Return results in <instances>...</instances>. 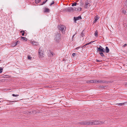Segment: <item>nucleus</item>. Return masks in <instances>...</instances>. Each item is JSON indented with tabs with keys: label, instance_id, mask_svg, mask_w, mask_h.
I'll use <instances>...</instances> for the list:
<instances>
[{
	"label": "nucleus",
	"instance_id": "1",
	"mask_svg": "<svg viewBox=\"0 0 127 127\" xmlns=\"http://www.w3.org/2000/svg\"><path fill=\"white\" fill-rule=\"evenodd\" d=\"M104 123V122L99 121H89L87 124L88 125L102 124Z\"/></svg>",
	"mask_w": 127,
	"mask_h": 127
},
{
	"label": "nucleus",
	"instance_id": "2",
	"mask_svg": "<svg viewBox=\"0 0 127 127\" xmlns=\"http://www.w3.org/2000/svg\"><path fill=\"white\" fill-rule=\"evenodd\" d=\"M58 28L59 30L61 31L63 33H64L66 29L65 26L63 25H60L58 26Z\"/></svg>",
	"mask_w": 127,
	"mask_h": 127
},
{
	"label": "nucleus",
	"instance_id": "3",
	"mask_svg": "<svg viewBox=\"0 0 127 127\" xmlns=\"http://www.w3.org/2000/svg\"><path fill=\"white\" fill-rule=\"evenodd\" d=\"M61 34L59 32H58L55 33V39L56 41H58L61 39Z\"/></svg>",
	"mask_w": 127,
	"mask_h": 127
},
{
	"label": "nucleus",
	"instance_id": "4",
	"mask_svg": "<svg viewBox=\"0 0 127 127\" xmlns=\"http://www.w3.org/2000/svg\"><path fill=\"white\" fill-rule=\"evenodd\" d=\"M38 53H39V57H40L41 58L42 57L44 56V55L43 53V51L41 49V48L40 47L39 48Z\"/></svg>",
	"mask_w": 127,
	"mask_h": 127
},
{
	"label": "nucleus",
	"instance_id": "5",
	"mask_svg": "<svg viewBox=\"0 0 127 127\" xmlns=\"http://www.w3.org/2000/svg\"><path fill=\"white\" fill-rule=\"evenodd\" d=\"M74 22L75 23H76V21L82 19V18L81 16H79L77 17H74Z\"/></svg>",
	"mask_w": 127,
	"mask_h": 127
},
{
	"label": "nucleus",
	"instance_id": "6",
	"mask_svg": "<svg viewBox=\"0 0 127 127\" xmlns=\"http://www.w3.org/2000/svg\"><path fill=\"white\" fill-rule=\"evenodd\" d=\"M97 50L100 52H105L104 49L100 46H99V48L97 47Z\"/></svg>",
	"mask_w": 127,
	"mask_h": 127
},
{
	"label": "nucleus",
	"instance_id": "7",
	"mask_svg": "<svg viewBox=\"0 0 127 127\" xmlns=\"http://www.w3.org/2000/svg\"><path fill=\"white\" fill-rule=\"evenodd\" d=\"M95 83H106V81H102L100 80H95Z\"/></svg>",
	"mask_w": 127,
	"mask_h": 127
},
{
	"label": "nucleus",
	"instance_id": "8",
	"mask_svg": "<svg viewBox=\"0 0 127 127\" xmlns=\"http://www.w3.org/2000/svg\"><path fill=\"white\" fill-rule=\"evenodd\" d=\"M90 6V4L88 1H86L85 2V8H88Z\"/></svg>",
	"mask_w": 127,
	"mask_h": 127
},
{
	"label": "nucleus",
	"instance_id": "9",
	"mask_svg": "<svg viewBox=\"0 0 127 127\" xmlns=\"http://www.w3.org/2000/svg\"><path fill=\"white\" fill-rule=\"evenodd\" d=\"M95 80H87L86 81V83H95Z\"/></svg>",
	"mask_w": 127,
	"mask_h": 127
},
{
	"label": "nucleus",
	"instance_id": "10",
	"mask_svg": "<svg viewBox=\"0 0 127 127\" xmlns=\"http://www.w3.org/2000/svg\"><path fill=\"white\" fill-rule=\"evenodd\" d=\"M20 43V41H17L15 43H13L12 44V46H15L19 44Z\"/></svg>",
	"mask_w": 127,
	"mask_h": 127
},
{
	"label": "nucleus",
	"instance_id": "11",
	"mask_svg": "<svg viewBox=\"0 0 127 127\" xmlns=\"http://www.w3.org/2000/svg\"><path fill=\"white\" fill-rule=\"evenodd\" d=\"M32 44L36 45H37L38 44V43L36 41H33L31 42Z\"/></svg>",
	"mask_w": 127,
	"mask_h": 127
},
{
	"label": "nucleus",
	"instance_id": "12",
	"mask_svg": "<svg viewBox=\"0 0 127 127\" xmlns=\"http://www.w3.org/2000/svg\"><path fill=\"white\" fill-rule=\"evenodd\" d=\"M67 12H70L72 11L71 10V7H67Z\"/></svg>",
	"mask_w": 127,
	"mask_h": 127
},
{
	"label": "nucleus",
	"instance_id": "13",
	"mask_svg": "<svg viewBox=\"0 0 127 127\" xmlns=\"http://www.w3.org/2000/svg\"><path fill=\"white\" fill-rule=\"evenodd\" d=\"M98 18L97 16H95V20L94 21V23L96 22V21L98 19Z\"/></svg>",
	"mask_w": 127,
	"mask_h": 127
},
{
	"label": "nucleus",
	"instance_id": "14",
	"mask_svg": "<svg viewBox=\"0 0 127 127\" xmlns=\"http://www.w3.org/2000/svg\"><path fill=\"white\" fill-rule=\"evenodd\" d=\"M21 39H22L23 40H25V41H27V39L26 37H21Z\"/></svg>",
	"mask_w": 127,
	"mask_h": 127
},
{
	"label": "nucleus",
	"instance_id": "15",
	"mask_svg": "<svg viewBox=\"0 0 127 127\" xmlns=\"http://www.w3.org/2000/svg\"><path fill=\"white\" fill-rule=\"evenodd\" d=\"M105 50H106V53H108L109 51V49L107 46L106 47Z\"/></svg>",
	"mask_w": 127,
	"mask_h": 127
},
{
	"label": "nucleus",
	"instance_id": "16",
	"mask_svg": "<svg viewBox=\"0 0 127 127\" xmlns=\"http://www.w3.org/2000/svg\"><path fill=\"white\" fill-rule=\"evenodd\" d=\"M44 12H49V8H45V10L44 11Z\"/></svg>",
	"mask_w": 127,
	"mask_h": 127
},
{
	"label": "nucleus",
	"instance_id": "17",
	"mask_svg": "<svg viewBox=\"0 0 127 127\" xmlns=\"http://www.w3.org/2000/svg\"><path fill=\"white\" fill-rule=\"evenodd\" d=\"M98 32L97 31H96L95 32L94 34L95 36L97 37L98 36Z\"/></svg>",
	"mask_w": 127,
	"mask_h": 127
},
{
	"label": "nucleus",
	"instance_id": "18",
	"mask_svg": "<svg viewBox=\"0 0 127 127\" xmlns=\"http://www.w3.org/2000/svg\"><path fill=\"white\" fill-rule=\"evenodd\" d=\"M95 41H91L89 43H87L86 44V46H87V45H89L90 44H91L92 43L94 42Z\"/></svg>",
	"mask_w": 127,
	"mask_h": 127
},
{
	"label": "nucleus",
	"instance_id": "19",
	"mask_svg": "<svg viewBox=\"0 0 127 127\" xmlns=\"http://www.w3.org/2000/svg\"><path fill=\"white\" fill-rule=\"evenodd\" d=\"M71 8V10H72V11H75L76 10V7H72Z\"/></svg>",
	"mask_w": 127,
	"mask_h": 127
},
{
	"label": "nucleus",
	"instance_id": "20",
	"mask_svg": "<svg viewBox=\"0 0 127 127\" xmlns=\"http://www.w3.org/2000/svg\"><path fill=\"white\" fill-rule=\"evenodd\" d=\"M41 0H35V2L36 3H38L39 2H40Z\"/></svg>",
	"mask_w": 127,
	"mask_h": 127
},
{
	"label": "nucleus",
	"instance_id": "21",
	"mask_svg": "<svg viewBox=\"0 0 127 127\" xmlns=\"http://www.w3.org/2000/svg\"><path fill=\"white\" fill-rule=\"evenodd\" d=\"M63 11L64 12H67V8H66L64 9L63 10Z\"/></svg>",
	"mask_w": 127,
	"mask_h": 127
},
{
	"label": "nucleus",
	"instance_id": "22",
	"mask_svg": "<svg viewBox=\"0 0 127 127\" xmlns=\"http://www.w3.org/2000/svg\"><path fill=\"white\" fill-rule=\"evenodd\" d=\"M103 52H100L99 53L100 54L101 56L102 57H103L104 56V55L103 53Z\"/></svg>",
	"mask_w": 127,
	"mask_h": 127
},
{
	"label": "nucleus",
	"instance_id": "23",
	"mask_svg": "<svg viewBox=\"0 0 127 127\" xmlns=\"http://www.w3.org/2000/svg\"><path fill=\"white\" fill-rule=\"evenodd\" d=\"M77 4V3L76 2H75V3H73L72 5V6H76Z\"/></svg>",
	"mask_w": 127,
	"mask_h": 127
},
{
	"label": "nucleus",
	"instance_id": "24",
	"mask_svg": "<svg viewBox=\"0 0 127 127\" xmlns=\"http://www.w3.org/2000/svg\"><path fill=\"white\" fill-rule=\"evenodd\" d=\"M82 10V8L81 7H78V11H80Z\"/></svg>",
	"mask_w": 127,
	"mask_h": 127
},
{
	"label": "nucleus",
	"instance_id": "25",
	"mask_svg": "<svg viewBox=\"0 0 127 127\" xmlns=\"http://www.w3.org/2000/svg\"><path fill=\"white\" fill-rule=\"evenodd\" d=\"M81 35L82 37H83L85 36L84 33H83V32H82L81 34Z\"/></svg>",
	"mask_w": 127,
	"mask_h": 127
},
{
	"label": "nucleus",
	"instance_id": "26",
	"mask_svg": "<svg viewBox=\"0 0 127 127\" xmlns=\"http://www.w3.org/2000/svg\"><path fill=\"white\" fill-rule=\"evenodd\" d=\"M3 68L2 67H0V73H1L2 72V70Z\"/></svg>",
	"mask_w": 127,
	"mask_h": 127
},
{
	"label": "nucleus",
	"instance_id": "27",
	"mask_svg": "<svg viewBox=\"0 0 127 127\" xmlns=\"http://www.w3.org/2000/svg\"><path fill=\"white\" fill-rule=\"evenodd\" d=\"M47 0H46L45 1H44L43 2V3H42V4H41V5H43V4H45V3L46 2H47Z\"/></svg>",
	"mask_w": 127,
	"mask_h": 127
},
{
	"label": "nucleus",
	"instance_id": "28",
	"mask_svg": "<svg viewBox=\"0 0 127 127\" xmlns=\"http://www.w3.org/2000/svg\"><path fill=\"white\" fill-rule=\"evenodd\" d=\"M12 95L13 96H18L19 95H15L14 94H13Z\"/></svg>",
	"mask_w": 127,
	"mask_h": 127
},
{
	"label": "nucleus",
	"instance_id": "29",
	"mask_svg": "<svg viewBox=\"0 0 127 127\" xmlns=\"http://www.w3.org/2000/svg\"><path fill=\"white\" fill-rule=\"evenodd\" d=\"M54 3V1H53L51 3V4H50V6H51Z\"/></svg>",
	"mask_w": 127,
	"mask_h": 127
},
{
	"label": "nucleus",
	"instance_id": "30",
	"mask_svg": "<svg viewBox=\"0 0 127 127\" xmlns=\"http://www.w3.org/2000/svg\"><path fill=\"white\" fill-rule=\"evenodd\" d=\"M96 61L97 62H101V61H100V60H98L97 59L96 60Z\"/></svg>",
	"mask_w": 127,
	"mask_h": 127
},
{
	"label": "nucleus",
	"instance_id": "31",
	"mask_svg": "<svg viewBox=\"0 0 127 127\" xmlns=\"http://www.w3.org/2000/svg\"><path fill=\"white\" fill-rule=\"evenodd\" d=\"M86 44L84 45L83 46H82L81 48H85V47H86Z\"/></svg>",
	"mask_w": 127,
	"mask_h": 127
},
{
	"label": "nucleus",
	"instance_id": "32",
	"mask_svg": "<svg viewBox=\"0 0 127 127\" xmlns=\"http://www.w3.org/2000/svg\"><path fill=\"white\" fill-rule=\"evenodd\" d=\"M81 48V47H80V46L78 47H77L76 48H75V49H76V50H78V49H79V48Z\"/></svg>",
	"mask_w": 127,
	"mask_h": 127
},
{
	"label": "nucleus",
	"instance_id": "33",
	"mask_svg": "<svg viewBox=\"0 0 127 127\" xmlns=\"http://www.w3.org/2000/svg\"><path fill=\"white\" fill-rule=\"evenodd\" d=\"M76 54L75 53H73L72 54V56L73 57H74L75 56Z\"/></svg>",
	"mask_w": 127,
	"mask_h": 127
},
{
	"label": "nucleus",
	"instance_id": "34",
	"mask_svg": "<svg viewBox=\"0 0 127 127\" xmlns=\"http://www.w3.org/2000/svg\"><path fill=\"white\" fill-rule=\"evenodd\" d=\"M28 58L29 59V60H31V59H32V58L30 57V56H28Z\"/></svg>",
	"mask_w": 127,
	"mask_h": 127
},
{
	"label": "nucleus",
	"instance_id": "35",
	"mask_svg": "<svg viewBox=\"0 0 127 127\" xmlns=\"http://www.w3.org/2000/svg\"><path fill=\"white\" fill-rule=\"evenodd\" d=\"M25 32L24 31V32L22 33V36H24V34H25Z\"/></svg>",
	"mask_w": 127,
	"mask_h": 127
},
{
	"label": "nucleus",
	"instance_id": "36",
	"mask_svg": "<svg viewBox=\"0 0 127 127\" xmlns=\"http://www.w3.org/2000/svg\"><path fill=\"white\" fill-rule=\"evenodd\" d=\"M126 12L125 10H123V13L124 14H125L126 13Z\"/></svg>",
	"mask_w": 127,
	"mask_h": 127
},
{
	"label": "nucleus",
	"instance_id": "37",
	"mask_svg": "<svg viewBox=\"0 0 127 127\" xmlns=\"http://www.w3.org/2000/svg\"><path fill=\"white\" fill-rule=\"evenodd\" d=\"M51 86H46V87H47V88H51Z\"/></svg>",
	"mask_w": 127,
	"mask_h": 127
},
{
	"label": "nucleus",
	"instance_id": "38",
	"mask_svg": "<svg viewBox=\"0 0 127 127\" xmlns=\"http://www.w3.org/2000/svg\"><path fill=\"white\" fill-rule=\"evenodd\" d=\"M124 103H120L119 104H120V105H124Z\"/></svg>",
	"mask_w": 127,
	"mask_h": 127
},
{
	"label": "nucleus",
	"instance_id": "39",
	"mask_svg": "<svg viewBox=\"0 0 127 127\" xmlns=\"http://www.w3.org/2000/svg\"><path fill=\"white\" fill-rule=\"evenodd\" d=\"M127 45V44L126 43V44H125L124 45H123V47H125Z\"/></svg>",
	"mask_w": 127,
	"mask_h": 127
},
{
	"label": "nucleus",
	"instance_id": "40",
	"mask_svg": "<svg viewBox=\"0 0 127 127\" xmlns=\"http://www.w3.org/2000/svg\"><path fill=\"white\" fill-rule=\"evenodd\" d=\"M51 55H52V56H53V53L52 52H51Z\"/></svg>",
	"mask_w": 127,
	"mask_h": 127
},
{
	"label": "nucleus",
	"instance_id": "41",
	"mask_svg": "<svg viewBox=\"0 0 127 127\" xmlns=\"http://www.w3.org/2000/svg\"><path fill=\"white\" fill-rule=\"evenodd\" d=\"M7 101H9V100H7ZM9 101L10 102H15L16 101Z\"/></svg>",
	"mask_w": 127,
	"mask_h": 127
},
{
	"label": "nucleus",
	"instance_id": "42",
	"mask_svg": "<svg viewBox=\"0 0 127 127\" xmlns=\"http://www.w3.org/2000/svg\"><path fill=\"white\" fill-rule=\"evenodd\" d=\"M24 32V31H20V33H22L23 32Z\"/></svg>",
	"mask_w": 127,
	"mask_h": 127
},
{
	"label": "nucleus",
	"instance_id": "43",
	"mask_svg": "<svg viewBox=\"0 0 127 127\" xmlns=\"http://www.w3.org/2000/svg\"><path fill=\"white\" fill-rule=\"evenodd\" d=\"M77 10H78V7H77V8H76V10H75V11H77Z\"/></svg>",
	"mask_w": 127,
	"mask_h": 127
},
{
	"label": "nucleus",
	"instance_id": "44",
	"mask_svg": "<svg viewBox=\"0 0 127 127\" xmlns=\"http://www.w3.org/2000/svg\"><path fill=\"white\" fill-rule=\"evenodd\" d=\"M75 34L73 35L72 36V38L73 39L74 37V36L75 35V34Z\"/></svg>",
	"mask_w": 127,
	"mask_h": 127
},
{
	"label": "nucleus",
	"instance_id": "45",
	"mask_svg": "<svg viewBox=\"0 0 127 127\" xmlns=\"http://www.w3.org/2000/svg\"><path fill=\"white\" fill-rule=\"evenodd\" d=\"M29 113L30 114V113H31V112H30Z\"/></svg>",
	"mask_w": 127,
	"mask_h": 127
},
{
	"label": "nucleus",
	"instance_id": "46",
	"mask_svg": "<svg viewBox=\"0 0 127 127\" xmlns=\"http://www.w3.org/2000/svg\"><path fill=\"white\" fill-rule=\"evenodd\" d=\"M126 84H127V83Z\"/></svg>",
	"mask_w": 127,
	"mask_h": 127
}]
</instances>
